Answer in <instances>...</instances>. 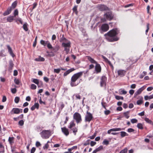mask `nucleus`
Wrapping results in <instances>:
<instances>
[{"instance_id": "obj_1", "label": "nucleus", "mask_w": 153, "mask_h": 153, "mask_svg": "<svg viewBox=\"0 0 153 153\" xmlns=\"http://www.w3.org/2000/svg\"><path fill=\"white\" fill-rule=\"evenodd\" d=\"M119 30L117 28L113 29L104 35L106 39L108 42H113L117 41L119 39L116 36Z\"/></svg>"}, {"instance_id": "obj_2", "label": "nucleus", "mask_w": 153, "mask_h": 153, "mask_svg": "<svg viewBox=\"0 0 153 153\" xmlns=\"http://www.w3.org/2000/svg\"><path fill=\"white\" fill-rule=\"evenodd\" d=\"M40 134L42 138L45 139L48 138L51 135L50 130H43Z\"/></svg>"}, {"instance_id": "obj_3", "label": "nucleus", "mask_w": 153, "mask_h": 153, "mask_svg": "<svg viewBox=\"0 0 153 153\" xmlns=\"http://www.w3.org/2000/svg\"><path fill=\"white\" fill-rule=\"evenodd\" d=\"M104 17L105 19L111 21L113 19L114 15L113 14L112 11H109L104 13Z\"/></svg>"}, {"instance_id": "obj_4", "label": "nucleus", "mask_w": 153, "mask_h": 153, "mask_svg": "<svg viewBox=\"0 0 153 153\" xmlns=\"http://www.w3.org/2000/svg\"><path fill=\"white\" fill-rule=\"evenodd\" d=\"M66 42H62V46L64 48V50L66 52L67 54H68L70 51V48L71 47V42L68 41Z\"/></svg>"}, {"instance_id": "obj_5", "label": "nucleus", "mask_w": 153, "mask_h": 153, "mask_svg": "<svg viewBox=\"0 0 153 153\" xmlns=\"http://www.w3.org/2000/svg\"><path fill=\"white\" fill-rule=\"evenodd\" d=\"M73 118L76 120L77 123H80L82 121L81 116L80 114L78 112H75L74 114Z\"/></svg>"}, {"instance_id": "obj_6", "label": "nucleus", "mask_w": 153, "mask_h": 153, "mask_svg": "<svg viewBox=\"0 0 153 153\" xmlns=\"http://www.w3.org/2000/svg\"><path fill=\"white\" fill-rule=\"evenodd\" d=\"M97 8L99 10L101 11L110 10L109 8L104 4H99Z\"/></svg>"}, {"instance_id": "obj_7", "label": "nucleus", "mask_w": 153, "mask_h": 153, "mask_svg": "<svg viewBox=\"0 0 153 153\" xmlns=\"http://www.w3.org/2000/svg\"><path fill=\"white\" fill-rule=\"evenodd\" d=\"M93 118L92 114L88 111H87L85 117V121L89 122L92 120Z\"/></svg>"}, {"instance_id": "obj_8", "label": "nucleus", "mask_w": 153, "mask_h": 153, "mask_svg": "<svg viewBox=\"0 0 153 153\" xmlns=\"http://www.w3.org/2000/svg\"><path fill=\"white\" fill-rule=\"evenodd\" d=\"M79 77H71V85L72 86H76L79 83L77 80Z\"/></svg>"}, {"instance_id": "obj_9", "label": "nucleus", "mask_w": 153, "mask_h": 153, "mask_svg": "<svg viewBox=\"0 0 153 153\" xmlns=\"http://www.w3.org/2000/svg\"><path fill=\"white\" fill-rule=\"evenodd\" d=\"M109 29V26L107 24H102L101 27L100 31L101 33L107 31Z\"/></svg>"}, {"instance_id": "obj_10", "label": "nucleus", "mask_w": 153, "mask_h": 153, "mask_svg": "<svg viewBox=\"0 0 153 153\" xmlns=\"http://www.w3.org/2000/svg\"><path fill=\"white\" fill-rule=\"evenodd\" d=\"M101 68L100 64L97 63L96 64L95 67L94 73L97 74L101 72Z\"/></svg>"}, {"instance_id": "obj_11", "label": "nucleus", "mask_w": 153, "mask_h": 153, "mask_svg": "<svg viewBox=\"0 0 153 153\" xmlns=\"http://www.w3.org/2000/svg\"><path fill=\"white\" fill-rule=\"evenodd\" d=\"M62 132L66 136H68L69 134V131L68 129L66 127H64L61 128Z\"/></svg>"}, {"instance_id": "obj_12", "label": "nucleus", "mask_w": 153, "mask_h": 153, "mask_svg": "<svg viewBox=\"0 0 153 153\" xmlns=\"http://www.w3.org/2000/svg\"><path fill=\"white\" fill-rule=\"evenodd\" d=\"M106 77H102L100 82V86L102 87L106 85Z\"/></svg>"}, {"instance_id": "obj_13", "label": "nucleus", "mask_w": 153, "mask_h": 153, "mask_svg": "<svg viewBox=\"0 0 153 153\" xmlns=\"http://www.w3.org/2000/svg\"><path fill=\"white\" fill-rule=\"evenodd\" d=\"M124 130V128H113L111 129L110 130H108L107 133L108 134H110L111 131H120Z\"/></svg>"}, {"instance_id": "obj_14", "label": "nucleus", "mask_w": 153, "mask_h": 153, "mask_svg": "<svg viewBox=\"0 0 153 153\" xmlns=\"http://www.w3.org/2000/svg\"><path fill=\"white\" fill-rule=\"evenodd\" d=\"M126 71L124 70H120L117 71L118 74L119 76H124L126 73Z\"/></svg>"}, {"instance_id": "obj_15", "label": "nucleus", "mask_w": 153, "mask_h": 153, "mask_svg": "<svg viewBox=\"0 0 153 153\" xmlns=\"http://www.w3.org/2000/svg\"><path fill=\"white\" fill-rule=\"evenodd\" d=\"M12 7H10L8 8L7 10L3 13V15L4 16H6L9 14L12 11Z\"/></svg>"}, {"instance_id": "obj_16", "label": "nucleus", "mask_w": 153, "mask_h": 153, "mask_svg": "<svg viewBox=\"0 0 153 153\" xmlns=\"http://www.w3.org/2000/svg\"><path fill=\"white\" fill-rule=\"evenodd\" d=\"M9 66L8 67V70L10 71L12 70L14 66V64L13 61L12 60H10L9 61Z\"/></svg>"}, {"instance_id": "obj_17", "label": "nucleus", "mask_w": 153, "mask_h": 153, "mask_svg": "<svg viewBox=\"0 0 153 153\" xmlns=\"http://www.w3.org/2000/svg\"><path fill=\"white\" fill-rule=\"evenodd\" d=\"M19 108H13L12 111V113L13 114H19Z\"/></svg>"}, {"instance_id": "obj_18", "label": "nucleus", "mask_w": 153, "mask_h": 153, "mask_svg": "<svg viewBox=\"0 0 153 153\" xmlns=\"http://www.w3.org/2000/svg\"><path fill=\"white\" fill-rule=\"evenodd\" d=\"M7 47L8 49V52L9 53L10 55H11L13 57L15 56V55L13 52L11 48L9 45H7Z\"/></svg>"}, {"instance_id": "obj_19", "label": "nucleus", "mask_w": 153, "mask_h": 153, "mask_svg": "<svg viewBox=\"0 0 153 153\" xmlns=\"http://www.w3.org/2000/svg\"><path fill=\"white\" fill-rule=\"evenodd\" d=\"M145 88V86H143L139 89L136 92L135 95H139Z\"/></svg>"}, {"instance_id": "obj_20", "label": "nucleus", "mask_w": 153, "mask_h": 153, "mask_svg": "<svg viewBox=\"0 0 153 153\" xmlns=\"http://www.w3.org/2000/svg\"><path fill=\"white\" fill-rule=\"evenodd\" d=\"M103 146H100L99 147L94 150L93 152L92 153H96L97 152L103 150Z\"/></svg>"}, {"instance_id": "obj_21", "label": "nucleus", "mask_w": 153, "mask_h": 153, "mask_svg": "<svg viewBox=\"0 0 153 153\" xmlns=\"http://www.w3.org/2000/svg\"><path fill=\"white\" fill-rule=\"evenodd\" d=\"M86 57L88 59L91 63L96 64L97 63L95 60L93 59L92 58L91 56H87Z\"/></svg>"}, {"instance_id": "obj_22", "label": "nucleus", "mask_w": 153, "mask_h": 153, "mask_svg": "<svg viewBox=\"0 0 153 153\" xmlns=\"http://www.w3.org/2000/svg\"><path fill=\"white\" fill-rule=\"evenodd\" d=\"M39 103H36L33 106L31 107V110L32 111H33L36 108L37 109H38L39 108Z\"/></svg>"}, {"instance_id": "obj_23", "label": "nucleus", "mask_w": 153, "mask_h": 153, "mask_svg": "<svg viewBox=\"0 0 153 153\" xmlns=\"http://www.w3.org/2000/svg\"><path fill=\"white\" fill-rule=\"evenodd\" d=\"M75 70L74 68H71V69L67 70L64 74V76H67L68 74L73 71Z\"/></svg>"}, {"instance_id": "obj_24", "label": "nucleus", "mask_w": 153, "mask_h": 153, "mask_svg": "<svg viewBox=\"0 0 153 153\" xmlns=\"http://www.w3.org/2000/svg\"><path fill=\"white\" fill-rule=\"evenodd\" d=\"M14 137H9L8 141L10 145H12L14 143Z\"/></svg>"}, {"instance_id": "obj_25", "label": "nucleus", "mask_w": 153, "mask_h": 153, "mask_svg": "<svg viewBox=\"0 0 153 153\" xmlns=\"http://www.w3.org/2000/svg\"><path fill=\"white\" fill-rule=\"evenodd\" d=\"M14 16H10L8 17L7 19V21L10 22H12L14 20Z\"/></svg>"}, {"instance_id": "obj_26", "label": "nucleus", "mask_w": 153, "mask_h": 153, "mask_svg": "<svg viewBox=\"0 0 153 153\" xmlns=\"http://www.w3.org/2000/svg\"><path fill=\"white\" fill-rule=\"evenodd\" d=\"M68 40L66 39L64 37L63 35H62V37L60 38V42H68Z\"/></svg>"}, {"instance_id": "obj_27", "label": "nucleus", "mask_w": 153, "mask_h": 153, "mask_svg": "<svg viewBox=\"0 0 153 153\" xmlns=\"http://www.w3.org/2000/svg\"><path fill=\"white\" fill-rule=\"evenodd\" d=\"M75 126V124L74 121H71L70 123V125L68 128L70 129H72V128Z\"/></svg>"}, {"instance_id": "obj_28", "label": "nucleus", "mask_w": 153, "mask_h": 153, "mask_svg": "<svg viewBox=\"0 0 153 153\" xmlns=\"http://www.w3.org/2000/svg\"><path fill=\"white\" fill-rule=\"evenodd\" d=\"M44 58L41 57V56H39V58H36L35 60L36 61H45Z\"/></svg>"}, {"instance_id": "obj_29", "label": "nucleus", "mask_w": 153, "mask_h": 153, "mask_svg": "<svg viewBox=\"0 0 153 153\" xmlns=\"http://www.w3.org/2000/svg\"><path fill=\"white\" fill-rule=\"evenodd\" d=\"M120 135L122 137H123L126 136H128V134H127L126 132L125 131H121L120 132Z\"/></svg>"}, {"instance_id": "obj_30", "label": "nucleus", "mask_w": 153, "mask_h": 153, "mask_svg": "<svg viewBox=\"0 0 153 153\" xmlns=\"http://www.w3.org/2000/svg\"><path fill=\"white\" fill-rule=\"evenodd\" d=\"M59 46L58 45H56L54 48H53L52 49V50L54 51V52H56L59 49Z\"/></svg>"}, {"instance_id": "obj_31", "label": "nucleus", "mask_w": 153, "mask_h": 153, "mask_svg": "<svg viewBox=\"0 0 153 153\" xmlns=\"http://www.w3.org/2000/svg\"><path fill=\"white\" fill-rule=\"evenodd\" d=\"M48 41H45L43 40H42L40 41V43L43 45L44 46H46L47 44Z\"/></svg>"}, {"instance_id": "obj_32", "label": "nucleus", "mask_w": 153, "mask_h": 153, "mask_svg": "<svg viewBox=\"0 0 153 153\" xmlns=\"http://www.w3.org/2000/svg\"><path fill=\"white\" fill-rule=\"evenodd\" d=\"M143 102V97H141L140 99L138 100L137 102V103L138 105H140Z\"/></svg>"}, {"instance_id": "obj_33", "label": "nucleus", "mask_w": 153, "mask_h": 153, "mask_svg": "<svg viewBox=\"0 0 153 153\" xmlns=\"http://www.w3.org/2000/svg\"><path fill=\"white\" fill-rule=\"evenodd\" d=\"M32 82L37 84L38 87H39L40 86L39 85V80L36 79H33Z\"/></svg>"}, {"instance_id": "obj_34", "label": "nucleus", "mask_w": 153, "mask_h": 153, "mask_svg": "<svg viewBox=\"0 0 153 153\" xmlns=\"http://www.w3.org/2000/svg\"><path fill=\"white\" fill-rule=\"evenodd\" d=\"M137 127L139 129H143V125L141 123H138L137 125Z\"/></svg>"}, {"instance_id": "obj_35", "label": "nucleus", "mask_w": 153, "mask_h": 153, "mask_svg": "<svg viewBox=\"0 0 153 153\" xmlns=\"http://www.w3.org/2000/svg\"><path fill=\"white\" fill-rule=\"evenodd\" d=\"M83 72H80L74 74L72 76H82Z\"/></svg>"}, {"instance_id": "obj_36", "label": "nucleus", "mask_w": 153, "mask_h": 153, "mask_svg": "<svg viewBox=\"0 0 153 153\" xmlns=\"http://www.w3.org/2000/svg\"><path fill=\"white\" fill-rule=\"evenodd\" d=\"M144 120L146 123L150 124H152V123H153V122L152 120H149L148 118L147 117L145 118Z\"/></svg>"}, {"instance_id": "obj_37", "label": "nucleus", "mask_w": 153, "mask_h": 153, "mask_svg": "<svg viewBox=\"0 0 153 153\" xmlns=\"http://www.w3.org/2000/svg\"><path fill=\"white\" fill-rule=\"evenodd\" d=\"M17 2L16 1H14L12 4L11 7L13 9H14L16 6Z\"/></svg>"}, {"instance_id": "obj_38", "label": "nucleus", "mask_w": 153, "mask_h": 153, "mask_svg": "<svg viewBox=\"0 0 153 153\" xmlns=\"http://www.w3.org/2000/svg\"><path fill=\"white\" fill-rule=\"evenodd\" d=\"M71 129V130L73 131V133H74V134L75 135H76V132L78 131L77 128L76 127H75V128H72Z\"/></svg>"}, {"instance_id": "obj_39", "label": "nucleus", "mask_w": 153, "mask_h": 153, "mask_svg": "<svg viewBox=\"0 0 153 153\" xmlns=\"http://www.w3.org/2000/svg\"><path fill=\"white\" fill-rule=\"evenodd\" d=\"M23 28L25 31H27L28 30L27 27V24L25 23L23 25Z\"/></svg>"}, {"instance_id": "obj_40", "label": "nucleus", "mask_w": 153, "mask_h": 153, "mask_svg": "<svg viewBox=\"0 0 153 153\" xmlns=\"http://www.w3.org/2000/svg\"><path fill=\"white\" fill-rule=\"evenodd\" d=\"M102 143L103 145H107L109 144V142L106 139H105L103 141Z\"/></svg>"}, {"instance_id": "obj_41", "label": "nucleus", "mask_w": 153, "mask_h": 153, "mask_svg": "<svg viewBox=\"0 0 153 153\" xmlns=\"http://www.w3.org/2000/svg\"><path fill=\"white\" fill-rule=\"evenodd\" d=\"M74 97H76V99H81V97L78 94H76L73 95Z\"/></svg>"}, {"instance_id": "obj_42", "label": "nucleus", "mask_w": 153, "mask_h": 153, "mask_svg": "<svg viewBox=\"0 0 153 153\" xmlns=\"http://www.w3.org/2000/svg\"><path fill=\"white\" fill-rule=\"evenodd\" d=\"M14 82L15 84L17 85H19L20 82L19 80L16 78L14 79Z\"/></svg>"}, {"instance_id": "obj_43", "label": "nucleus", "mask_w": 153, "mask_h": 153, "mask_svg": "<svg viewBox=\"0 0 153 153\" xmlns=\"http://www.w3.org/2000/svg\"><path fill=\"white\" fill-rule=\"evenodd\" d=\"M20 100V98L19 97H16L14 99V101L16 103H18Z\"/></svg>"}, {"instance_id": "obj_44", "label": "nucleus", "mask_w": 153, "mask_h": 153, "mask_svg": "<svg viewBox=\"0 0 153 153\" xmlns=\"http://www.w3.org/2000/svg\"><path fill=\"white\" fill-rule=\"evenodd\" d=\"M123 114L126 118L128 119L129 117V116L128 115V111L124 112Z\"/></svg>"}, {"instance_id": "obj_45", "label": "nucleus", "mask_w": 153, "mask_h": 153, "mask_svg": "<svg viewBox=\"0 0 153 153\" xmlns=\"http://www.w3.org/2000/svg\"><path fill=\"white\" fill-rule=\"evenodd\" d=\"M152 97L151 95H150L149 96H146L144 97V99L146 100L148 99H152Z\"/></svg>"}, {"instance_id": "obj_46", "label": "nucleus", "mask_w": 153, "mask_h": 153, "mask_svg": "<svg viewBox=\"0 0 153 153\" xmlns=\"http://www.w3.org/2000/svg\"><path fill=\"white\" fill-rule=\"evenodd\" d=\"M115 98L117 100H123L124 98L123 97H121L119 96H116L115 97Z\"/></svg>"}, {"instance_id": "obj_47", "label": "nucleus", "mask_w": 153, "mask_h": 153, "mask_svg": "<svg viewBox=\"0 0 153 153\" xmlns=\"http://www.w3.org/2000/svg\"><path fill=\"white\" fill-rule=\"evenodd\" d=\"M18 13L19 12L18 10L17 9H16L14 12V16H14V17L18 15Z\"/></svg>"}, {"instance_id": "obj_48", "label": "nucleus", "mask_w": 153, "mask_h": 153, "mask_svg": "<svg viewBox=\"0 0 153 153\" xmlns=\"http://www.w3.org/2000/svg\"><path fill=\"white\" fill-rule=\"evenodd\" d=\"M131 121L132 123H137L138 120L136 119H132L131 120Z\"/></svg>"}, {"instance_id": "obj_49", "label": "nucleus", "mask_w": 153, "mask_h": 153, "mask_svg": "<svg viewBox=\"0 0 153 153\" xmlns=\"http://www.w3.org/2000/svg\"><path fill=\"white\" fill-rule=\"evenodd\" d=\"M127 149L126 148L123 149L122 150L120 153H126L127 152Z\"/></svg>"}, {"instance_id": "obj_50", "label": "nucleus", "mask_w": 153, "mask_h": 153, "mask_svg": "<svg viewBox=\"0 0 153 153\" xmlns=\"http://www.w3.org/2000/svg\"><path fill=\"white\" fill-rule=\"evenodd\" d=\"M90 140H88L86 142L83 144L84 146H86L88 145H89L90 143Z\"/></svg>"}, {"instance_id": "obj_51", "label": "nucleus", "mask_w": 153, "mask_h": 153, "mask_svg": "<svg viewBox=\"0 0 153 153\" xmlns=\"http://www.w3.org/2000/svg\"><path fill=\"white\" fill-rule=\"evenodd\" d=\"M36 88V86L34 84H32L31 85L30 88L32 89H35Z\"/></svg>"}, {"instance_id": "obj_52", "label": "nucleus", "mask_w": 153, "mask_h": 153, "mask_svg": "<svg viewBox=\"0 0 153 153\" xmlns=\"http://www.w3.org/2000/svg\"><path fill=\"white\" fill-rule=\"evenodd\" d=\"M47 47L49 49H52L53 48V47L50 44V43L48 42L47 44Z\"/></svg>"}, {"instance_id": "obj_53", "label": "nucleus", "mask_w": 153, "mask_h": 153, "mask_svg": "<svg viewBox=\"0 0 153 153\" xmlns=\"http://www.w3.org/2000/svg\"><path fill=\"white\" fill-rule=\"evenodd\" d=\"M65 107V105L63 103V102H62L61 103L60 106V109H61V111L62 110L63 108Z\"/></svg>"}, {"instance_id": "obj_54", "label": "nucleus", "mask_w": 153, "mask_h": 153, "mask_svg": "<svg viewBox=\"0 0 153 153\" xmlns=\"http://www.w3.org/2000/svg\"><path fill=\"white\" fill-rule=\"evenodd\" d=\"M18 124L19 125L21 126H22L24 124V121L22 120H21L19 121Z\"/></svg>"}, {"instance_id": "obj_55", "label": "nucleus", "mask_w": 153, "mask_h": 153, "mask_svg": "<svg viewBox=\"0 0 153 153\" xmlns=\"http://www.w3.org/2000/svg\"><path fill=\"white\" fill-rule=\"evenodd\" d=\"M49 147V145L48 143H46L43 147V148L44 149H47Z\"/></svg>"}, {"instance_id": "obj_56", "label": "nucleus", "mask_w": 153, "mask_h": 153, "mask_svg": "<svg viewBox=\"0 0 153 153\" xmlns=\"http://www.w3.org/2000/svg\"><path fill=\"white\" fill-rule=\"evenodd\" d=\"M37 37L36 36L35 38L34 42L33 43V47H35L36 44V42H37Z\"/></svg>"}, {"instance_id": "obj_57", "label": "nucleus", "mask_w": 153, "mask_h": 153, "mask_svg": "<svg viewBox=\"0 0 153 153\" xmlns=\"http://www.w3.org/2000/svg\"><path fill=\"white\" fill-rule=\"evenodd\" d=\"M11 91L12 93L15 94L17 91V90L16 88H12L11 89Z\"/></svg>"}, {"instance_id": "obj_58", "label": "nucleus", "mask_w": 153, "mask_h": 153, "mask_svg": "<svg viewBox=\"0 0 153 153\" xmlns=\"http://www.w3.org/2000/svg\"><path fill=\"white\" fill-rule=\"evenodd\" d=\"M96 142L91 141L90 143V145L91 146H93L96 145Z\"/></svg>"}, {"instance_id": "obj_59", "label": "nucleus", "mask_w": 153, "mask_h": 153, "mask_svg": "<svg viewBox=\"0 0 153 153\" xmlns=\"http://www.w3.org/2000/svg\"><path fill=\"white\" fill-rule=\"evenodd\" d=\"M60 71V69L58 68V69H54V72L57 73H59Z\"/></svg>"}, {"instance_id": "obj_60", "label": "nucleus", "mask_w": 153, "mask_h": 153, "mask_svg": "<svg viewBox=\"0 0 153 153\" xmlns=\"http://www.w3.org/2000/svg\"><path fill=\"white\" fill-rule=\"evenodd\" d=\"M110 112H111L109 110H107L105 111L104 114L106 115H108L110 114Z\"/></svg>"}, {"instance_id": "obj_61", "label": "nucleus", "mask_w": 153, "mask_h": 153, "mask_svg": "<svg viewBox=\"0 0 153 153\" xmlns=\"http://www.w3.org/2000/svg\"><path fill=\"white\" fill-rule=\"evenodd\" d=\"M101 104L102 106L105 109H106V103L105 102H102Z\"/></svg>"}, {"instance_id": "obj_62", "label": "nucleus", "mask_w": 153, "mask_h": 153, "mask_svg": "<svg viewBox=\"0 0 153 153\" xmlns=\"http://www.w3.org/2000/svg\"><path fill=\"white\" fill-rule=\"evenodd\" d=\"M36 149L34 147H33L31 150L30 153H34L36 151Z\"/></svg>"}, {"instance_id": "obj_63", "label": "nucleus", "mask_w": 153, "mask_h": 153, "mask_svg": "<svg viewBox=\"0 0 153 153\" xmlns=\"http://www.w3.org/2000/svg\"><path fill=\"white\" fill-rule=\"evenodd\" d=\"M4 50H2L0 52V56H2V57H4L5 56V55L3 53L4 52Z\"/></svg>"}, {"instance_id": "obj_64", "label": "nucleus", "mask_w": 153, "mask_h": 153, "mask_svg": "<svg viewBox=\"0 0 153 153\" xmlns=\"http://www.w3.org/2000/svg\"><path fill=\"white\" fill-rule=\"evenodd\" d=\"M36 146L37 147H39L41 146V144L39 142L37 141L36 143Z\"/></svg>"}]
</instances>
